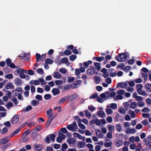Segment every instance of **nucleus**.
I'll use <instances>...</instances> for the list:
<instances>
[{"label": "nucleus", "mask_w": 151, "mask_h": 151, "mask_svg": "<svg viewBox=\"0 0 151 151\" xmlns=\"http://www.w3.org/2000/svg\"><path fill=\"white\" fill-rule=\"evenodd\" d=\"M12 101H13L15 104H17L18 103V101L17 100V98L15 97H13L12 99Z\"/></svg>", "instance_id": "69168bd1"}, {"label": "nucleus", "mask_w": 151, "mask_h": 151, "mask_svg": "<svg viewBox=\"0 0 151 151\" xmlns=\"http://www.w3.org/2000/svg\"><path fill=\"white\" fill-rule=\"evenodd\" d=\"M6 77L7 79H9L12 78H13V76L12 74L10 73L6 75Z\"/></svg>", "instance_id": "0e129e2a"}, {"label": "nucleus", "mask_w": 151, "mask_h": 151, "mask_svg": "<svg viewBox=\"0 0 151 151\" xmlns=\"http://www.w3.org/2000/svg\"><path fill=\"white\" fill-rule=\"evenodd\" d=\"M125 92L124 90H120L117 92V93L119 95H123L125 93Z\"/></svg>", "instance_id": "de8ad7c7"}, {"label": "nucleus", "mask_w": 151, "mask_h": 151, "mask_svg": "<svg viewBox=\"0 0 151 151\" xmlns=\"http://www.w3.org/2000/svg\"><path fill=\"white\" fill-rule=\"evenodd\" d=\"M143 87V86L142 84H138L136 85V87L137 88V91L138 93H139V91L141 90Z\"/></svg>", "instance_id": "bb28decb"}, {"label": "nucleus", "mask_w": 151, "mask_h": 151, "mask_svg": "<svg viewBox=\"0 0 151 151\" xmlns=\"http://www.w3.org/2000/svg\"><path fill=\"white\" fill-rule=\"evenodd\" d=\"M144 87L147 92H151V84L150 83H147L145 86Z\"/></svg>", "instance_id": "1a4fd4ad"}, {"label": "nucleus", "mask_w": 151, "mask_h": 151, "mask_svg": "<svg viewBox=\"0 0 151 151\" xmlns=\"http://www.w3.org/2000/svg\"><path fill=\"white\" fill-rule=\"evenodd\" d=\"M123 144V141L122 140H119L116 142L115 145L117 147H119L122 145Z\"/></svg>", "instance_id": "412c9836"}, {"label": "nucleus", "mask_w": 151, "mask_h": 151, "mask_svg": "<svg viewBox=\"0 0 151 151\" xmlns=\"http://www.w3.org/2000/svg\"><path fill=\"white\" fill-rule=\"evenodd\" d=\"M77 95L76 94H74L70 95V100L73 101L77 97Z\"/></svg>", "instance_id": "cd10ccee"}, {"label": "nucleus", "mask_w": 151, "mask_h": 151, "mask_svg": "<svg viewBox=\"0 0 151 151\" xmlns=\"http://www.w3.org/2000/svg\"><path fill=\"white\" fill-rule=\"evenodd\" d=\"M128 85L127 84L125 83L122 82L117 83L116 87V88H119V87H121L122 88H124L125 87H127Z\"/></svg>", "instance_id": "39448f33"}, {"label": "nucleus", "mask_w": 151, "mask_h": 151, "mask_svg": "<svg viewBox=\"0 0 151 151\" xmlns=\"http://www.w3.org/2000/svg\"><path fill=\"white\" fill-rule=\"evenodd\" d=\"M36 124V123L35 122H30L28 124V127L29 128H31L33 126H35Z\"/></svg>", "instance_id": "c03bdc74"}, {"label": "nucleus", "mask_w": 151, "mask_h": 151, "mask_svg": "<svg viewBox=\"0 0 151 151\" xmlns=\"http://www.w3.org/2000/svg\"><path fill=\"white\" fill-rule=\"evenodd\" d=\"M68 146L66 144L64 143L62 145L61 150L62 151H65V150L67 149Z\"/></svg>", "instance_id": "393cba45"}, {"label": "nucleus", "mask_w": 151, "mask_h": 151, "mask_svg": "<svg viewBox=\"0 0 151 151\" xmlns=\"http://www.w3.org/2000/svg\"><path fill=\"white\" fill-rule=\"evenodd\" d=\"M8 131L7 128L6 127H5L3 128L1 130L2 134H4L7 133Z\"/></svg>", "instance_id": "49530a36"}, {"label": "nucleus", "mask_w": 151, "mask_h": 151, "mask_svg": "<svg viewBox=\"0 0 151 151\" xmlns=\"http://www.w3.org/2000/svg\"><path fill=\"white\" fill-rule=\"evenodd\" d=\"M14 86L12 85V84L10 82L7 83L5 86V88L6 89H9L10 88L13 89Z\"/></svg>", "instance_id": "4468645a"}, {"label": "nucleus", "mask_w": 151, "mask_h": 151, "mask_svg": "<svg viewBox=\"0 0 151 151\" xmlns=\"http://www.w3.org/2000/svg\"><path fill=\"white\" fill-rule=\"evenodd\" d=\"M96 69V68L92 66L91 67L90 69H88L87 70L86 72L89 75H92L94 73Z\"/></svg>", "instance_id": "7ed1b4c3"}, {"label": "nucleus", "mask_w": 151, "mask_h": 151, "mask_svg": "<svg viewBox=\"0 0 151 151\" xmlns=\"http://www.w3.org/2000/svg\"><path fill=\"white\" fill-rule=\"evenodd\" d=\"M36 62H38L40 60V59L41 55H40L38 53H37L36 54Z\"/></svg>", "instance_id": "09e8293b"}, {"label": "nucleus", "mask_w": 151, "mask_h": 151, "mask_svg": "<svg viewBox=\"0 0 151 151\" xmlns=\"http://www.w3.org/2000/svg\"><path fill=\"white\" fill-rule=\"evenodd\" d=\"M62 54H61L60 53L61 56L64 55H71L72 54V52L71 51L68 50H65L64 52V54H63V52H62Z\"/></svg>", "instance_id": "f3484780"}, {"label": "nucleus", "mask_w": 151, "mask_h": 151, "mask_svg": "<svg viewBox=\"0 0 151 151\" xmlns=\"http://www.w3.org/2000/svg\"><path fill=\"white\" fill-rule=\"evenodd\" d=\"M97 115L100 117L104 118L106 116L105 114L102 111H98L97 112Z\"/></svg>", "instance_id": "9b49d317"}, {"label": "nucleus", "mask_w": 151, "mask_h": 151, "mask_svg": "<svg viewBox=\"0 0 151 151\" xmlns=\"http://www.w3.org/2000/svg\"><path fill=\"white\" fill-rule=\"evenodd\" d=\"M75 74L77 76H79L81 74L79 68H77L75 70Z\"/></svg>", "instance_id": "680f3d73"}, {"label": "nucleus", "mask_w": 151, "mask_h": 151, "mask_svg": "<svg viewBox=\"0 0 151 151\" xmlns=\"http://www.w3.org/2000/svg\"><path fill=\"white\" fill-rule=\"evenodd\" d=\"M52 92L54 96H56L60 93V90L58 88H54L52 90Z\"/></svg>", "instance_id": "9d476101"}, {"label": "nucleus", "mask_w": 151, "mask_h": 151, "mask_svg": "<svg viewBox=\"0 0 151 151\" xmlns=\"http://www.w3.org/2000/svg\"><path fill=\"white\" fill-rule=\"evenodd\" d=\"M81 80H77L76 81H75L74 83V86L76 87L78 85H81Z\"/></svg>", "instance_id": "6e6d98bb"}, {"label": "nucleus", "mask_w": 151, "mask_h": 151, "mask_svg": "<svg viewBox=\"0 0 151 151\" xmlns=\"http://www.w3.org/2000/svg\"><path fill=\"white\" fill-rule=\"evenodd\" d=\"M107 127L108 128L109 131H110V132H112L114 128V126L111 125L110 124L108 125Z\"/></svg>", "instance_id": "c9c22d12"}, {"label": "nucleus", "mask_w": 151, "mask_h": 151, "mask_svg": "<svg viewBox=\"0 0 151 151\" xmlns=\"http://www.w3.org/2000/svg\"><path fill=\"white\" fill-rule=\"evenodd\" d=\"M53 119V118H52L48 120L45 124L46 127L47 128L49 126Z\"/></svg>", "instance_id": "72a5a7b5"}, {"label": "nucleus", "mask_w": 151, "mask_h": 151, "mask_svg": "<svg viewBox=\"0 0 151 151\" xmlns=\"http://www.w3.org/2000/svg\"><path fill=\"white\" fill-rule=\"evenodd\" d=\"M85 145V142L84 143L82 142L79 141L77 144L78 147V148H82Z\"/></svg>", "instance_id": "4be33fe9"}, {"label": "nucleus", "mask_w": 151, "mask_h": 151, "mask_svg": "<svg viewBox=\"0 0 151 151\" xmlns=\"http://www.w3.org/2000/svg\"><path fill=\"white\" fill-rule=\"evenodd\" d=\"M106 120L108 123H111L112 121V118L110 116H107L106 118Z\"/></svg>", "instance_id": "052dcab7"}, {"label": "nucleus", "mask_w": 151, "mask_h": 151, "mask_svg": "<svg viewBox=\"0 0 151 151\" xmlns=\"http://www.w3.org/2000/svg\"><path fill=\"white\" fill-rule=\"evenodd\" d=\"M19 117L18 115H15L13 117L12 123L13 124H15L17 123L19 120Z\"/></svg>", "instance_id": "423d86ee"}, {"label": "nucleus", "mask_w": 151, "mask_h": 151, "mask_svg": "<svg viewBox=\"0 0 151 151\" xmlns=\"http://www.w3.org/2000/svg\"><path fill=\"white\" fill-rule=\"evenodd\" d=\"M68 62V58L67 57H64L61 59L60 63L61 64V62L63 63H66Z\"/></svg>", "instance_id": "e433bc0d"}, {"label": "nucleus", "mask_w": 151, "mask_h": 151, "mask_svg": "<svg viewBox=\"0 0 151 151\" xmlns=\"http://www.w3.org/2000/svg\"><path fill=\"white\" fill-rule=\"evenodd\" d=\"M106 111L107 114H110L113 113V111L111 109H106Z\"/></svg>", "instance_id": "8fccbe9b"}, {"label": "nucleus", "mask_w": 151, "mask_h": 151, "mask_svg": "<svg viewBox=\"0 0 151 151\" xmlns=\"http://www.w3.org/2000/svg\"><path fill=\"white\" fill-rule=\"evenodd\" d=\"M96 136L99 138H102L104 135L101 131L100 129H97L96 131Z\"/></svg>", "instance_id": "6e6552de"}, {"label": "nucleus", "mask_w": 151, "mask_h": 151, "mask_svg": "<svg viewBox=\"0 0 151 151\" xmlns=\"http://www.w3.org/2000/svg\"><path fill=\"white\" fill-rule=\"evenodd\" d=\"M20 128H19L18 129L16 130L14 132L12 133L10 135L9 137L11 138L13 136L18 134L20 132Z\"/></svg>", "instance_id": "dca6fc26"}, {"label": "nucleus", "mask_w": 151, "mask_h": 151, "mask_svg": "<svg viewBox=\"0 0 151 151\" xmlns=\"http://www.w3.org/2000/svg\"><path fill=\"white\" fill-rule=\"evenodd\" d=\"M111 107L113 109H116L117 108V106L115 103H112L111 104Z\"/></svg>", "instance_id": "3c124183"}, {"label": "nucleus", "mask_w": 151, "mask_h": 151, "mask_svg": "<svg viewBox=\"0 0 151 151\" xmlns=\"http://www.w3.org/2000/svg\"><path fill=\"white\" fill-rule=\"evenodd\" d=\"M67 127V128L70 131H72L73 132L76 131V128H74L71 124L68 125Z\"/></svg>", "instance_id": "2eb2a0df"}, {"label": "nucleus", "mask_w": 151, "mask_h": 151, "mask_svg": "<svg viewBox=\"0 0 151 151\" xmlns=\"http://www.w3.org/2000/svg\"><path fill=\"white\" fill-rule=\"evenodd\" d=\"M13 106V104L12 102H8L7 105H6V106L8 109H10L11 107L12 106Z\"/></svg>", "instance_id": "4c0bfd02"}, {"label": "nucleus", "mask_w": 151, "mask_h": 151, "mask_svg": "<svg viewBox=\"0 0 151 151\" xmlns=\"http://www.w3.org/2000/svg\"><path fill=\"white\" fill-rule=\"evenodd\" d=\"M41 127L40 125H38L34 129V130L35 131L37 132H39L41 130Z\"/></svg>", "instance_id": "774afa93"}, {"label": "nucleus", "mask_w": 151, "mask_h": 151, "mask_svg": "<svg viewBox=\"0 0 151 151\" xmlns=\"http://www.w3.org/2000/svg\"><path fill=\"white\" fill-rule=\"evenodd\" d=\"M116 128L117 132H119L121 131V126L120 124H117L116 126Z\"/></svg>", "instance_id": "864d4df0"}, {"label": "nucleus", "mask_w": 151, "mask_h": 151, "mask_svg": "<svg viewBox=\"0 0 151 151\" xmlns=\"http://www.w3.org/2000/svg\"><path fill=\"white\" fill-rule=\"evenodd\" d=\"M39 103V101H38L35 100H32L31 102V104L33 106H36Z\"/></svg>", "instance_id": "a878e982"}, {"label": "nucleus", "mask_w": 151, "mask_h": 151, "mask_svg": "<svg viewBox=\"0 0 151 151\" xmlns=\"http://www.w3.org/2000/svg\"><path fill=\"white\" fill-rule=\"evenodd\" d=\"M106 82L108 84H110L112 82L111 78L110 77H108L105 80Z\"/></svg>", "instance_id": "13d9d810"}, {"label": "nucleus", "mask_w": 151, "mask_h": 151, "mask_svg": "<svg viewBox=\"0 0 151 151\" xmlns=\"http://www.w3.org/2000/svg\"><path fill=\"white\" fill-rule=\"evenodd\" d=\"M86 116L88 118H90L91 116V113L87 110L84 111Z\"/></svg>", "instance_id": "a18cd8bd"}, {"label": "nucleus", "mask_w": 151, "mask_h": 151, "mask_svg": "<svg viewBox=\"0 0 151 151\" xmlns=\"http://www.w3.org/2000/svg\"><path fill=\"white\" fill-rule=\"evenodd\" d=\"M129 113L130 114L131 117L132 118H134L135 117V113L133 111L130 110L129 111Z\"/></svg>", "instance_id": "4d7b16f0"}, {"label": "nucleus", "mask_w": 151, "mask_h": 151, "mask_svg": "<svg viewBox=\"0 0 151 151\" xmlns=\"http://www.w3.org/2000/svg\"><path fill=\"white\" fill-rule=\"evenodd\" d=\"M51 97V96L50 94H46L44 96V98L46 100H49Z\"/></svg>", "instance_id": "58836bf2"}, {"label": "nucleus", "mask_w": 151, "mask_h": 151, "mask_svg": "<svg viewBox=\"0 0 151 151\" xmlns=\"http://www.w3.org/2000/svg\"><path fill=\"white\" fill-rule=\"evenodd\" d=\"M59 71L62 73H65L66 71L67 70L64 68H62L60 69L59 70Z\"/></svg>", "instance_id": "338daca9"}, {"label": "nucleus", "mask_w": 151, "mask_h": 151, "mask_svg": "<svg viewBox=\"0 0 151 151\" xmlns=\"http://www.w3.org/2000/svg\"><path fill=\"white\" fill-rule=\"evenodd\" d=\"M45 62L46 63L51 64L53 63V61L50 58H47L45 60Z\"/></svg>", "instance_id": "2f4dec72"}, {"label": "nucleus", "mask_w": 151, "mask_h": 151, "mask_svg": "<svg viewBox=\"0 0 151 151\" xmlns=\"http://www.w3.org/2000/svg\"><path fill=\"white\" fill-rule=\"evenodd\" d=\"M32 109V107L30 105L28 106H27L25 108L23 109L22 110V111L24 112H27L29 111V110H31Z\"/></svg>", "instance_id": "5701e85b"}, {"label": "nucleus", "mask_w": 151, "mask_h": 151, "mask_svg": "<svg viewBox=\"0 0 151 151\" xmlns=\"http://www.w3.org/2000/svg\"><path fill=\"white\" fill-rule=\"evenodd\" d=\"M98 96V95L96 93H93L91 94V96L89 97V98L91 99H95L96 98H97Z\"/></svg>", "instance_id": "5fc2aeb1"}, {"label": "nucleus", "mask_w": 151, "mask_h": 151, "mask_svg": "<svg viewBox=\"0 0 151 151\" xmlns=\"http://www.w3.org/2000/svg\"><path fill=\"white\" fill-rule=\"evenodd\" d=\"M74 80V78L73 77H68V81L69 83H71Z\"/></svg>", "instance_id": "bf43d9fd"}, {"label": "nucleus", "mask_w": 151, "mask_h": 151, "mask_svg": "<svg viewBox=\"0 0 151 151\" xmlns=\"http://www.w3.org/2000/svg\"><path fill=\"white\" fill-rule=\"evenodd\" d=\"M16 71L18 73H27L26 70L21 68L17 69Z\"/></svg>", "instance_id": "7c9ffc66"}, {"label": "nucleus", "mask_w": 151, "mask_h": 151, "mask_svg": "<svg viewBox=\"0 0 151 151\" xmlns=\"http://www.w3.org/2000/svg\"><path fill=\"white\" fill-rule=\"evenodd\" d=\"M6 65L9 66V65L12 63V60L9 58L6 59Z\"/></svg>", "instance_id": "79ce46f5"}, {"label": "nucleus", "mask_w": 151, "mask_h": 151, "mask_svg": "<svg viewBox=\"0 0 151 151\" xmlns=\"http://www.w3.org/2000/svg\"><path fill=\"white\" fill-rule=\"evenodd\" d=\"M55 75L53 76V77L57 79L60 78L62 77V76L58 72L56 71L54 73Z\"/></svg>", "instance_id": "6ab92c4d"}, {"label": "nucleus", "mask_w": 151, "mask_h": 151, "mask_svg": "<svg viewBox=\"0 0 151 151\" xmlns=\"http://www.w3.org/2000/svg\"><path fill=\"white\" fill-rule=\"evenodd\" d=\"M137 103L135 102H133L131 103V107L132 109L135 108L137 106Z\"/></svg>", "instance_id": "ea45409f"}, {"label": "nucleus", "mask_w": 151, "mask_h": 151, "mask_svg": "<svg viewBox=\"0 0 151 151\" xmlns=\"http://www.w3.org/2000/svg\"><path fill=\"white\" fill-rule=\"evenodd\" d=\"M55 135L54 134L48 135H47L45 138L44 139V141L47 143L49 144L50 142V139H51L52 142H54L55 140Z\"/></svg>", "instance_id": "f03ea898"}, {"label": "nucleus", "mask_w": 151, "mask_h": 151, "mask_svg": "<svg viewBox=\"0 0 151 151\" xmlns=\"http://www.w3.org/2000/svg\"><path fill=\"white\" fill-rule=\"evenodd\" d=\"M77 58V56L75 55H72L69 57L70 60L72 61H73Z\"/></svg>", "instance_id": "f704fd0d"}, {"label": "nucleus", "mask_w": 151, "mask_h": 151, "mask_svg": "<svg viewBox=\"0 0 151 151\" xmlns=\"http://www.w3.org/2000/svg\"><path fill=\"white\" fill-rule=\"evenodd\" d=\"M9 142V138L7 137H5L0 139V145L5 144Z\"/></svg>", "instance_id": "20e7f679"}, {"label": "nucleus", "mask_w": 151, "mask_h": 151, "mask_svg": "<svg viewBox=\"0 0 151 151\" xmlns=\"http://www.w3.org/2000/svg\"><path fill=\"white\" fill-rule=\"evenodd\" d=\"M104 58L103 56L94 57L93 58V60L95 59L96 61L99 62H101L104 59Z\"/></svg>", "instance_id": "aec40b11"}, {"label": "nucleus", "mask_w": 151, "mask_h": 151, "mask_svg": "<svg viewBox=\"0 0 151 151\" xmlns=\"http://www.w3.org/2000/svg\"><path fill=\"white\" fill-rule=\"evenodd\" d=\"M16 90H14L13 91V92L15 91H17L18 92H21V94L23 92L22 88L21 87H17L16 88Z\"/></svg>", "instance_id": "603ef678"}, {"label": "nucleus", "mask_w": 151, "mask_h": 151, "mask_svg": "<svg viewBox=\"0 0 151 151\" xmlns=\"http://www.w3.org/2000/svg\"><path fill=\"white\" fill-rule=\"evenodd\" d=\"M94 66L97 68V69L98 71H99L101 69V67L100 66L101 64L100 63L95 62L94 63Z\"/></svg>", "instance_id": "b1692460"}, {"label": "nucleus", "mask_w": 151, "mask_h": 151, "mask_svg": "<svg viewBox=\"0 0 151 151\" xmlns=\"http://www.w3.org/2000/svg\"><path fill=\"white\" fill-rule=\"evenodd\" d=\"M67 142L69 144H74L75 142L74 140L72 138L68 139L66 140Z\"/></svg>", "instance_id": "a211bd4d"}, {"label": "nucleus", "mask_w": 151, "mask_h": 151, "mask_svg": "<svg viewBox=\"0 0 151 151\" xmlns=\"http://www.w3.org/2000/svg\"><path fill=\"white\" fill-rule=\"evenodd\" d=\"M37 72L41 75L43 74L44 73L43 70L42 68H38L37 70Z\"/></svg>", "instance_id": "a19ab883"}, {"label": "nucleus", "mask_w": 151, "mask_h": 151, "mask_svg": "<svg viewBox=\"0 0 151 151\" xmlns=\"http://www.w3.org/2000/svg\"><path fill=\"white\" fill-rule=\"evenodd\" d=\"M46 113L47 114V116L49 118H52L53 115V112L52 109H50L49 110L46 111Z\"/></svg>", "instance_id": "f8f14e48"}, {"label": "nucleus", "mask_w": 151, "mask_h": 151, "mask_svg": "<svg viewBox=\"0 0 151 151\" xmlns=\"http://www.w3.org/2000/svg\"><path fill=\"white\" fill-rule=\"evenodd\" d=\"M139 93H138L139 94L142 95H144L145 96H147V93L145 92L144 91H142L141 90L139 91H138Z\"/></svg>", "instance_id": "c756f323"}, {"label": "nucleus", "mask_w": 151, "mask_h": 151, "mask_svg": "<svg viewBox=\"0 0 151 151\" xmlns=\"http://www.w3.org/2000/svg\"><path fill=\"white\" fill-rule=\"evenodd\" d=\"M112 143L111 142H107L104 143V146L105 147H110L112 146Z\"/></svg>", "instance_id": "37998d69"}, {"label": "nucleus", "mask_w": 151, "mask_h": 151, "mask_svg": "<svg viewBox=\"0 0 151 151\" xmlns=\"http://www.w3.org/2000/svg\"><path fill=\"white\" fill-rule=\"evenodd\" d=\"M127 56L125 53L123 52L119 54L115 57V59L119 62H123L125 60Z\"/></svg>", "instance_id": "f257e3e1"}, {"label": "nucleus", "mask_w": 151, "mask_h": 151, "mask_svg": "<svg viewBox=\"0 0 151 151\" xmlns=\"http://www.w3.org/2000/svg\"><path fill=\"white\" fill-rule=\"evenodd\" d=\"M81 121H79L78 123V125L79 127L83 129H86L85 126L83 124L81 123Z\"/></svg>", "instance_id": "473e14b6"}, {"label": "nucleus", "mask_w": 151, "mask_h": 151, "mask_svg": "<svg viewBox=\"0 0 151 151\" xmlns=\"http://www.w3.org/2000/svg\"><path fill=\"white\" fill-rule=\"evenodd\" d=\"M94 78L95 79V82L96 84L99 83L100 81V77L97 76H95L94 77Z\"/></svg>", "instance_id": "c85d7f7f"}, {"label": "nucleus", "mask_w": 151, "mask_h": 151, "mask_svg": "<svg viewBox=\"0 0 151 151\" xmlns=\"http://www.w3.org/2000/svg\"><path fill=\"white\" fill-rule=\"evenodd\" d=\"M36 150L38 151H40L43 149V146L41 144H36L34 145Z\"/></svg>", "instance_id": "0eeeda50"}, {"label": "nucleus", "mask_w": 151, "mask_h": 151, "mask_svg": "<svg viewBox=\"0 0 151 151\" xmlns=\"http://www.w3.org/2000/svg\"><path fill=\"white\" fill-rule=\"evenodd\" d=\"M30 131L31 130L30 129H27L23 133V135H24L25 136L29 134V133L30 132Z\"/></svg>", "instance_id": "e2e57ef3"}, {"label": "nucleus", "mask_w": 151, "mask_h": 151, "mask_svg": "<svg viewBox=\"0 0 151 151\" xmlns=\"http://www.w3.org/2000/svg\"><path fill=\"white\" fill-rule=\"evenodd\" d=\"M15 83L17 86H21L22 84V80L19 78H17L15 80Z\"/></svg>", "instance_id": "ddd939ff"}]
</instances>
